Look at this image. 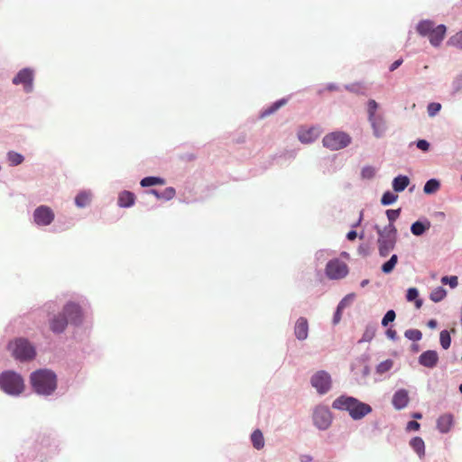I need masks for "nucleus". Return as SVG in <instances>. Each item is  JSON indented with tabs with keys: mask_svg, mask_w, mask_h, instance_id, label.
<instances>
[{
	"mask_svg": "<svg viewBox=\"0 0 462 462\" xmlns=\"http://www.w3.org/2000/svg\"><path fill=\"white\" fill-rule=\"evenodd\" d=\"M81 319L82 311L80 307L74 302H69L64 306L62 312L54 316L50 320V328L53 333L60 334L65 330L69 322L79 324L81 322Z\"/></svg>",
	"mask_w": 462,
	"mask_h": 462,
	"instance_id": "nucleus-1",
	"label": "nucleus"
},
{
	"mask_svg": "<svg viewBox=\"0 0 462 462\" xmlns=\"http://www.w3.org/2000/svg\"><path fill=\"white\" fill-rule=\"evenodd\" d=\"M332 407L338 411H347L355 420H361L372 412V407L369 404L347 395H340L335 399Z\"/></svg>",
	"mask_w": 462,
	"mask_h": 462,
	"instance_id": "nucleus-2",
	"label": "nucleus"
},
{
	"mask_svg": "<svg viewBox=\"0 0 462 462\" xmlns=\"http://www.w3.org/2000/svg\"><path fill=\"white\" fill-rule=\"evenodd\" d=\"M31 383L33 390L39 394L49 395L57 386L56 375L47 369H40L31 374Z\"/></svg>",
	"mask_w": 462,
	"mask_h": 462,
	"instance_id": "nucleus-3",
	"label": "nucleus"
},
{
	"mask_svg": "<svg viewBox=\"0 0 462 462\" xmlns=\"http://www.w3.org/2000/svg\"><path fill=\"white\" fill-rule=\"evenodd\" d=\"M367 120L375 138L385 135L388 130L387 121L384 114L379 111V104L374 99L367 102Z\"/></svg>",
	"mask_w": 462,
	"mask_h": 462,
	"instance_id": "nucleus-4",
	"label": "nucleus"
},
{
	"mask_svg": "<svg viewBox=\"0 0 462 462\" xmlns=\"http://www.w3.org/2000/svg\"><path fill=\"white\" fill-rule=\"evenodd\" d=\"M378 235V253L381 257H386L393 251L397 242V229L394 225H387L383 228L375 226Z\"/></svg>",
	"mask_w": 462,
	"mask_h": 462,
	"instance_id": "nucleus-5",
	"label": "nucleus"
},
{
	"mask_svg": "<svg viewBox=\"0 0 462 462\" xmlns=\"http://www.w3.org/2000/svg\"><path fill=\"white\" fill-rule=\"evenodd\" d=\"M417 32L422 37H428L430 44L434 47L440 45L443 41L447 28L444 24L435 26L431 20H422L416 27Z\"/></svg>",
	"mask_w": 462,
	"mask_h": 462,
	"instance_id": "nucleus-6",
	"label": "nucleus"
},
{
	"mask_svg": "<svg viewBox=\"0 0 462 462\" xmlns=\"http://www.w3.org/2000/svg\"><path fill=\"white\" fill-rule=\"evenodd\" d=\"M12 356L19 361H29L35 357L34 346L25 338L20 337L8 344Z\"/></svg>",
	"mask_w": 462,
	"mask_h": 462,
	"instance_id": "nucleus-7",
	"label": "nucleus"
},
{
	"mask_svg": "<svg viewBox=\"0 0 462 462\" xmlns=\"http://www.w3.org/2000/svg\"><path fill=\"white\" fill-rule=\"evenodd\" d=\"M0 387L8 394H20L24 389L23 380L14 372H5L0 374Z\"/></svg>",
	"mask_w": 462,
	"mask_h": 462,
	"instance_id": "nucleus-8",
	"label": "nucleus"
},
{
	"mask_svg": "<svg viewBox=\"0 0 462 462\" xmlns=\"http://www.w3.org/2000/svg\"><path fill=\"white\" fill-rule=\"evenodd\" d=\"M352 142L351 136L343 131H335L326 134L322 139L324 147L331 151H338L347 147Z\"/></svg>",
	"mask_w": 462,
	"mask_h": 462,
	"instance_id": "nucleus-9",
	"label": "nucleus"
},
{
	"mask_svg": "<svg viewBox=\"0 0 462 462\" xmlns=\"http://www.w3.org/2000/svg\"><path fill=\"white\" fill-rule=\"evenodd\" d=\"M310 385L316 390L318 394L325 395L332 389V377L325 370H319L310 377Z\"/></svg>",
	"mask_w": 462,
	"mask_h": 462,
	"instance_id": "nucleus-10",
	"label": "nucleus"
},
{
	"mask_svg": "<svg viewBox=\"0 0 462 462\" xmlns=\"http://www.w3.org/2000/svg\"><path fill=\"white\" fill-rule=\"evenodd\" d=\"M325 271L330 280H340L347 275L348 267L343 261L335 258L328 262Z\"/></svg>",
	"mask_w": 462,
	"mask_h": 462,
	"instance_id": "nucleus-11",
	"label": "nucleus"
},
{
	"mask_svg": "<svg viewBox=\"0 0 462 462\" xmlns=\"http://www.w3.org/2000/svg\"><path fill=\"white\" fill-rule=\"evenodd\" d=\"M314 425L321 430H327L332 422V415L328 407L318 405L312 415Z\"/></svg>",
	"mask_w": 462,
	"mask_h": 462,
	"instance_id": "nucleus-12",
	"label": "nucleus"
},
{
	"mask_svg": "<svg viewBox=\"0 0 462 462\" xmlns=\"http://www.w3.org/2000/svg\"><path fill=\"white\" fill-rule=\"evenodd\" d=\"M322 130L318 125L301 126L297 133L298 139L302 143H311L321 134Z\"/></svg>",
	"mask_w": 462,
	"mask_h": 462,
	"instance_id": "nucleus-13",
	"label": "nucleus"
},
{
	"mask_svg": "<svg viewBox=\"0 0 462 462\" xmlns=\"http://www.w3.org/2000/svg\"><path fill=\"white\" fill-rule=\"evenodd\" d=\"M33 219L38 226H49L54 220V213L51 208L40 206L33 212Z\"/></svg>",
	"mask_w": 462,
	"mask_h": 462,
	"instance_id": "nucleus-14",
	"label": "nucleus"
},
{
	"mask_svg": "<svg viewBox=\"0 0 462 462\" xmlns=\"http://www.w3.org/2000/svg\"><path fill=\"white\" fill-rule=\"evenodd\" d=\"M32 81H33V71L30 69H21L16 76L13 79V84L23 86V89L26 92H31L32 90Z\"/></svg>",
	"mask_w": 462,
	"mask_h": 462,
	"instance_id": "nucleus-15",
	"label": "nucleus"
},
{
	"mask_svg": "<svg viewBox=\"0 0 462 462\" xmlns=\"http://www.w3.org/2000/svg\"><path fill=\"white\" fill-rule=\"evenodd\" d=\"M418 362L420 365L432 369L439 362V355L435 350L424 351L420 355Z\"/></svg>",
	"mask_w": 462,
	"mask_h": 462,
	"instance_id": "nucleus-16",
	"label": "nucleus"
},
{
	"mask_svg": "<svg viewBox=\"0 0 462 462\" xmlns=\"http://www.w3.org/2000/svg\"><path fill=\"white\" fill-rule=\"evenodd\" d=\"M309 322L306 318H299L294 325V336L299 341H304L309 337Z\"/></svg>",
	"mask_w": 462,
	"mask_h": 462,
	"instance_id": "nucleus-17",
	"label": "nucleus"
},
{
	"mask_svg": "<svg viewBox=\"0 0 462 462\" xmlns=\"http://www.w3.org/2000/svg\"><path fill=\"white\" fill-rule=\"evenodd\" d=\"M453 425L454 417L451 413H444L440 415L436 421L437 430L442 434L449 432Z\"/></svg>",
	"mask_w": 462,
	"mask_h": 462,
	"instance_id": "nucleus-18",
	"label": "nucleus"
},
{
	"mask_svg": "<svg viewBox=\"0 0 462 462\" xmlns=\"http://www.w3.org/2000/svg\"><path fill=\"white\" fill-rule=\"evenodd\" d=\"M409 393L405 389L396 391L392 399V404L396 410L404 409L409 403Z\"/></svg>",
	"mask_w": 462,
	"mask_h": 462,
	"instance_id": "nucleus-19",
	"label": "nucleus"
},
{
	"mask_svg": "<svg viewBox=\"0 0 462 462\" xmlns=\"http://www.w3.org/2000/svg\"><path fill=\"white\" fill-rule=\"evenodd\" d=\"M431 226L430 221L424 217L418 221H415L411 226V232L412 235L416 236H422L426 231H428Z\"/></svg>",
	"mask_w": 462,
	"mask_h": 462,
	"instance_id": "nucleus-20",
	"label": "nucleus"
},
{
	"mask_svg": "<svg viewBox=\"0 0 462 462\" xmlns=\"http://www.w3.org/2000/svg\"><path fill=\"white\" fill-rule=\"evenodd\" d=\"M394 362L393 359H386L380 362L375 366V374L378 375V378L375 381H381L383 378L386 377V374L393 369Z\"/></svg>",
	"mask_w": 462,
	"mask_h": 462,
	"instance_id": "nucleus-21",
	"label": "nucleus"
},
{
	"mask_svg": "<svg viewBox=\"0 0 462 462\" xmlns=\"http://www.w3.org/2000/svg\"><path fill=\"white\" fill-rule=\"evenodd\" d=\"M410 447L416 452L419 457L425 456V443L420 437H413L410 440Z\"/></svg>",
	"mask_w": 462,
	"mask_h": 462,
	"instance_id": "nucleus-22",
	"label": "nucleus"
},
{
	"mask_svg": "<svg viewBox=\"0 0 462 462\" xmlns=\"http://www.w3.org/2000/svg\"><path fill=\"white\" fill-rule=\"evenodd\" d=\"M410 184V179L405 175H398L393 180V189L395 192L403 191Z\"/></svg>",
	"mask_w": 462,
	"mask_h": 462,
	"instance_id": "nucleus-23",
	"label": "nucleus"
},
{
	"mask_svg": "<svg viewBox=\"0 0 462 462\" xmlns=\"http://www.w3.org/2000/svg\"><path fill=\"white\" fill-rule=\"evenodd\" d=\"M135 196L131 191H123L118 197V205L123 208L131 207L134 205Z\"/></svg>",
	"mask_w": 462,
	"mask_h": 462,
	"instance_id": "nucleus-24",
	"label": "nucleus"
},
{
	"mask_svg": "<svg viewBox=\"0 0 462 462\" xmlns=\"http://www.w3.org/2000/svg\"><path fill=\"white\" fill-rule=\"evenodd\" d=\"M251 441L254 448L262 449L264 447V439L260 430H255L251 435Z\"/></svg>",
	"mask_w": 462,
	"mask_h": 462,
	"instance_id": "nucleus-25",
	"label": "nucleus"
},
{
	"mask_svg": "<svg viewBox=\"0 0 462 462\" xmlns=\"http://www.w3.org/2000/svg\"><path fill=\"white\" fill-rule=\"evenodd\" d=\"M287 103V100L285 98H282L279 101H276L275 103H273V105H271L269 107L265 108L263 111H262L261 113V117H266L272 114H273L274 112H276L280 107L285 106Z\"/></svg>",
	"mask_w": 462,
	"mask_h": 462,
	"instance_id": "nucleus-26",
	"label": "nucleus"
},
{
	"mask_svg": "<svg viewBox=\"0 0 462 462\" xmlns=\"http://www.w3.org/2000/svg\"><path fill=\"white\" fill-rule=\"evenodd\" d=\"M91 194L87 191H81L75 198V203L79 208H84L90 203Z\"/></svg>",
	"mask_w": 462,
	"mask_h": 462,
	"instance_id": "nucleus-27",
	"label": "nucleus"
},
{
	"mask_svg": "<svg viewBox=\"0 0 462 462\" xmlns=\"http://www.w3.org/2000/svg\"><path fill=\"white\" fill-rule=\"evenodd\" d=\"M440 188V182L437 179H430L429 180L424 187L423 191L426 194H433L437 192Z\"/></svg>",
	"mask_w": 462,
	"mask_h": 462,
	"instance_id": "nucleus-28",
	"label": "nucleus"
},
{
	"mask_svg": "<svg viewBox=\"0 0 462 462\" xmlns=\"http://www.w3.org/2000/svg\"><path fill=\"white\" fill-rule=\"evenodd\" d=\"M142 187H151L154 185L165 184V180L159 177H145L140 182Z\"/></svg>",
	"mask_w": 462,
	"mask_h": 462,
	"instance_id": "nucleus-29",
	"label": "nucleus"
},
{
	"mask_svg": "<svg viewBox=\"0 0 462 462\" xmlns=\"http://www.w3.org/2000/svg\"><path fill=\"white\" fill-rule=\"evenodd\" d=\"M446 295H447L446 290L443 287L439 286V287L435 288L434 290H432V291L430 292V299L433 302H439L446 297Z\"/></svg>",
	"mask_w": 462,
	"mask_h": 462,
	"instance_id": "nucleus-30",
	"label": "nucleus"
},
{
	"mask_svg": "<svg viewBox=\"0 0 462 462\" xmlns=\"http://www.w3.org/2000/svg\"><path fill=\"white\" fill-rule=\"evenodd\" d=\"M375 332H376L375 325H368L365 328V330L362 336V338L359 340V343L370 342L374 337Z\"/></svg>",
	"mask_w": 462,
	"mask_h": 462,
	"instance_id": "nucleus-31",
	"label": "nucleus"
},
{
	"mask_svg": "<svg viewBox=\"0 0 462 462\" xmlns=\"http://www.w3.org/2000/svg\"><path fill=\"white\" fill-rule=\"evenodd\" d=\"M447 44L462 50V30L452 35L447 42Z\"/></svg>",
	"mask_w": 462,
	"mask_h": 462,
	"instance_id": "nucleus-32",
	"label": "nucleus"
},
{
	"mask_svg": "<svg viewBox=\"0 0 462 462\" xmlns=\"http://www.w3.org/2000/svg\"><path fill=\"white\" fill-rule=\"evenodd\" d=\"M7 159L11 166L20 165L24 160L21 153L14 151H11L7 153Z\"/></svg>",
	"mask_w": 462,
	"mask_h": 462,
	"instance_id": "nucleus-33",
	"label": "nucleus"
},
{
	"mask_svg": "<svg viewBox=\"0 0 462 462\" xmlns=\"http://www.w3.org/2000/svg\"><path fill=\"white\" fill-rule=\"evenodd\" d=\"M398 262V256L396 254H393L391 258L382 265V272L384 273H390L394 269L396 263Z\"/></svg>",
	"mask_w": 462,
	"mask_h": 462,
	"instance_id": "nucleus-34",
	"label": "nucleus"
},
{
	"mask_svg": "<svg viewBox=\"0 0 462 462\" xmlns=\"http://www.w3.org/2000/svg\"><path fill=\"white\" fill-rule=\"evenodd\" d=\"M360 174L363 180H372L376 174V169L373 166L366 165L362 168Z\"/></svg>",
	"mask_w": 462,
	"mask_h": 462,
	"instance_id": "nucleus-35",
	"label": "nucleus"
},
{
	"mask_svg": "<svg viewBox=\"0 0 462 462\" xmlns=\"http://www.w3.org/2000/svg\"><path fill=\"white\" fill-rule=\"evenodd\" d=\"M404 336L409 340H411L413 342H418L421 339L422 333L419 329L411 328V329H407L404 332Z\"/></svg>",
	"mask_w": 462,
	"mask_h": 462,
	"instance_id": "nucleus-36",
	"label": "nucleus"
},
{
	"mask_svg": "<svg viewBox=\"0 0 462 462\" xmlns=\"http://www.w3.org/2000/svg\"><path fill=\"white\" fill-rule=\"evenodd\" d=\"M439 343L443 349H448L450 346L451 337L448 330L444 329L440 332Z\"/></svg>",
	"mask_w": 462,
	"mask_h": 462,
	"instance_id": "nucleus-37",
	"label": "nucleus"
},
{
	"mask_svg": "<svg viewBox=\"0 0 462 462\" xmlns=\"http://www.w3.org/2000/svg\"><path fill=\"white\" fill-rule=\"evenodd\" d=\"M398 199V196L391 191H385L381 199V203L383 206H389L394 203Z\"/></svg>",
	"mask_w": 462,
	"mask_h": 462,
	"instance_id": "nucleus-38",
	"label": "nucleus"
},
{
	"mask_svg": "<svg viewBox=\"0 0 462 462\" xmlns=\"http://www.w3.org/2000/svg\"><path fill=\"white\" fill-rule=\"evenodd\" d=\"M356 295L355 293H349L346 295L338 303L337 307L339 310H344L346 307H348L355 300Z\"/></svg>",
	"mask_w": 462,
	"mask_h": 462,
	"instance_id": "nucleus-39",
	"label": "nucleus"
},
{
	"mask_svg": "<svg viewBox=\"0 0 462 462\" xmlns=\"http://www.w3.org/2000/svg\"><path fill=\"white\" fill-rule=\"evenodd\" d=\"M441 109V104L431 102L427 106V112L430 117H434Z\"/></svg>",
	"mask_w": 462,
	"mask_h": 462,
	"instance_id": "nucleus-40",
	"label": "nucleus"
},
{
	"mask_svg": "<svg viewBox=\"0 0 462 462\" xmlns=\"http://www.w3.org/2000/svg\"><path fill=\"white\" fill-rule=\"evenodd\" d=\"M400 214H401V208L386 210V216L389 220L388 225H394L393 223L399 217Z\"/></svg>",
	"mask_w": 462,
	"mask_h": 462,
	"instance_id": "nucleus-41",
	"label": "nucleus"
},
{
	"mask_svg": "<svg viewBox=\"0 0 462 462\" xmlns=\"http://www.w3.org/2000/svg\"><path fill=\"white\" fill-rule=\"evenodd\" d=\"M175 194V189L172 187H168L161 192L160 196L161 199L170 200L174 198Z\"/></svg>",
	"mask_w": 462,
	"mask_h": 462,
	"instance_id": "nucleus-42",
	"label": "nucleus"
},
{
	"mask_svg": "<svg viewBox=\"0 0 462 462\" xmlns=\"http://www.w3.org/2000/svg\"><path fill=\"white\" fill-rule=\"evenodd\" d=\"M331 254V251L327 249H321L316 252L315 259L322 263L329 255Z\"/></svg>",
	"mask_w": 462,
	"mask_h": 462,
	"instance_id": "nucleus-43",
	"label": "nucleus"
},
{
	"mask_svg": "<svg viewBox=\"0 0 462 462\" xmlns=\"http://www.w3.org/2000/svg\"><path fill=\"white\" fill-rule=\"evenodd\" d=\"M396 314L394 310H388L382 319V326L387 327L390 322H393L395 319Z\"/></svg>",
	"mask_w": 462,
	"mask_h": 462,
	"instance_id": "nucleus-44",
	"label": "nucleus"
},
{
	"mask_svg": "<svg viewBox=\"0 0 462 462\" xmlns=\"http://www.w3.org/2000/svg\"><path fill=\"white\" fill-rule=\"evenodd\" d=\"M441 282L443 284H448L451 288H456L458 284V280L457 276H443Z\"/></svg>",
	"mask_w": 462,
	"mask_h": 462,
	"instance_id": "nucleus-45",
	"label": "nucleus"
},
{
	"mask_svg": "<svg viewBox=\"0 0 462 462\" xmlns=\"http://www.w3.org/2000/svg\"><path fill=\"white\" fill-rule=\"evenodd\" d=\"M454 92H458L462 89V73L458 74L452 82Z\"/></svg>",
	"mask_w": 462,
	"mask_h": 462,
	"instance_id": "nucleus-46",
	"label": "nucleus"
},
{
	"mask_svg": "<svg viewBox=\"0 0 462 462\" xmlns=\"http://www.w3.org/2000/svg\"><path fill=\"white\" fill-rule=\"evenodd\" d=\"M419 296V291L416 288H409L406 294L408 301L415 300Z\"/></svg>",
	"mask_w": 462,
	"mask_h": 462,
	"instance_id": "nucleus-47",
	"label": "nucleus"
},
{
	"mask_svg": "<svg viewBox=\"0 0 462 462\" xmlns=\"http://www.w3.org/2000/svg\"><path fill=\"white\" fill-rule=\"evenodd\" d=\"M416 145L420 150L424 152H427L430 149V143L426 140H419Z\"/></svg>",
	"mask_w": 462,
	"mask_h": 462,
	"instance_id": "nucleus-48",
	"label": "nucleus"
},
{
	"mask_svg": "<svg viewBox=\"0 0 462 462\" xmlns=\"http://www.w3.org/2000/svg\"><path fill=\"white\" fill-rule=\"evenodd\" d=\"M420 425L419 422L415 420H411L407 423L406 430H418L420 429Z\"/></svg>",
	"mask_w": 462,
	"mask_h": 462,
	"instance_id": "nucleus-49",
	"label": "nucleus"
},
{
	"mask_svg": "<svg viewBox=\"0 0 462 462\" xmlns=\"http://www.w3.org/2000/svg\"><path fill=\"white\" fill-rule=\"evenodd\" d=\"M342 311H343V310H339V308L337 307L336 312H335L334 317H333V323L334 324H337L340 321L341 316H342Z\"/></svg>",
	"mask_w": 462,
	"mask_h": 462,
	"instance_id": "nucleus-50",
	"label": "nucleus"
},
{
	"mask_svg": "<svg viewBox=\"0 0 462 462\" xmlns=\"http://www.w3.org/2000/svg\"><path fill=\"white\" fill-rule=\"evenodd\" d=\"M386 336L388 338L395 341L398 339V337H397V332L394 330V329H392V328H388L386 330Z\"/></svg>",
	"mask_w": 462,
	"mask_h": 462,
	"instance_id": "nucleus-51",
	"label": "nucleus"
},
{
	"mask_svg": "<svg viewBox=\"0 0 462 462\" xmlns=\"http://www.w3.org/2000/svg\"><path fill=\"white\" fill-rule=\"evenodd\" d=\"M345 88L350 92H354V93L359 92V87L357 84L346 85Z\"/></svg>",
	"mask_w": 462,
	"mask_h": 462,
	"instance_id": "nucleus-52",
	"label": "nucleus"
},
{
	"mask_svg": "<svg viewBox=\"0 0 462 462\" xmlns=\"http://www.w3.org/2000/svg\"><path fill=\"white\" fill-rule=\"evenodd\" d=\"M362 379H366V377L370 374L371 369L369 365H365L362 369Z\"/></svg>",
	"mask_w": 462,
	"mask_h": 462,
	"instance_id": "nucleus-53",
	"label": "nucleus"
},
{
	"mask_svg": "<svg viewBox=\"0 0 462 462\" xmlns=\"http://www.w3.org/2000/svg\"><path fill=\"white\" fill-rule=\"evenodd\" d=\"M402 61L403 60L402 59H399L393 62L392 65L390 66V71H393L397 68H399L402 64Z\"/></svg>",
	"mask_w": 462,
	"mask_h": 462,
	"instance_id": "nucleus-54",
	"label": "nucleus"
},
{
	"mask_svg": "<svg viewBox=\"0 0 462 462\" xmlns=\"http://www.w3.org/2000/svg\"><path fill=\"white\" fill-rule=\"evenodd\" d=\"M356 232L355 230H351L347 233L346 238L351 241L354 240L356 237Z\"/></svg>",
	"mask_w": 462,
	"mask_h": 462,
	"instance_id": "nucleus-55",
	"label": "nucleus"
},
{
	"mask_svg": "<svg viewBox=\"0 0 462 462\" xmlns=\"http://www.w3.org/2000/svg\"><path fill=\"white\" fill-rule=\"evenodd\" d=\"M437 326H438V322H437V320H435V319H430V320H429V321H428V327H429L430 328L434 329V328H437Z\"/></svg>",
	"mask_w": 462,
	"mask_h": 462,
	"instance_id": "nucleus-56",
	"label": "nucleus"
},
{
	"mask_svg": "<svg viewBox=\"0 0 462 462\" xmlns=\"http://www.w3.org/2000/svg\"><path fill=\"white\" fill-rule=\"evenodd\" d=\"M300 462H311L312 457L309 455H302V456H300Z\"/></svg>",
	"mask_w": 462,
	"mask_h": 462,
	"instance_id": "nucleus-57",
	"label": "nucleus"
},
{
	"mask_svg": "<svg viewBox=\"0 0 462 462\" xmlns=\"http://www.w3.org/2000/svg\"><path fill=\"white\" fill-rule=\"evenodd\" d=\"M149 193L154 195L157 199H161V196H160L161 192L160 191H158L156 189H151L149 191Z\"/></svg>",
	"mask_w": 462,
	"mask_h": 462,
	"instance_id": "nucleus-58",
	"label": "nucleus"
},
{
	"mask_svg": "<svg viewBox=\"0 0 462 462\" xmlns=\"http://www.w3.org/2000/svg\"><path fill=\"white\" fill-rule=\"evenodd\" d=\"M327 88H328V90H336V89H337V85H335V84L331 83V84H328V85L327 86Z\"/></svg>",
	"mask_w": 462,
	"mask_h": 462,
	"instance_id": "nucleus-59",
	"label": "nucleus"
},
{
	"mask_svg": "<svg viewBox=\"0 0 462 462\" xmlns=\"http://www.w3.org/2000/svg\"><path fill=\"white\" fill-rule=\"evenodd\" d=\"M415 305H416V307H417L418 309H419V308H420V307H421V305H422V300H416V301H415Z\"/></svg>",
	"mask_w": 462,
	"mask_h": 462,
	"instance_id": "nucleus-60",
	"label": "nucleus"
},
{
	"mask_svg": "<svg viewBox=\"0 0 462 462\" xmlns=\"http://www.w3.org/2000/svg\"><path fill=\"white\" fill-rule=\"evenodd\" d=\"M412 417L414 419H421L422 415L420 412H415V413H413Z\"/></svg>",
	"mask_w": 462,
	"mask_h": 462,
	"instance_id": "nucleus-61",
	"label": "nucleus"
},
{
	"mask_svg": "<svg viewBox=\"0 0 462 462\" xmlns=\"http://www.w3.org/2000/svg\"><path fill=\"white\" fill-rule=\"evenodd\" d=\"M369 283L368 280H363L360 283L361 287H365Z\"/></svg>",
	"mask_w": 462,
	"mask_h": 462,
	"instance_id": "nucleus-62",
	"label": "nucleus"
},
{
	"mask_svg": "<svg viewBox=\"0 0 462 462\" xmlns=\"http://www.w3.org/2000/svg\"><path fill=\"white\" fill-rule=\"evenodd\" d=\"M437 215L439 217H444L445 216L444 212H441V211L438 212Z\"/></svg>",
	"mask_w": 462,
	"mask_h": 462,
	"instance_id": "nucleus-63",
	"label": "nucleus"
},
{
	"mask_svg": "<svg viewBox=\"0 0 462 462\" xmlns=\"http://www.w3.org/2000/svg\"><path fill=\"white\" fill-rule=\"evenodd\" d=\"M459 391L462 393V383L459 385Z\"/></svg>",
	"mask_w": 462,
	"mask_h": 462,
	"instance_id": "nucleus-64",
	"label": "nucleus"
}]
</instances>
